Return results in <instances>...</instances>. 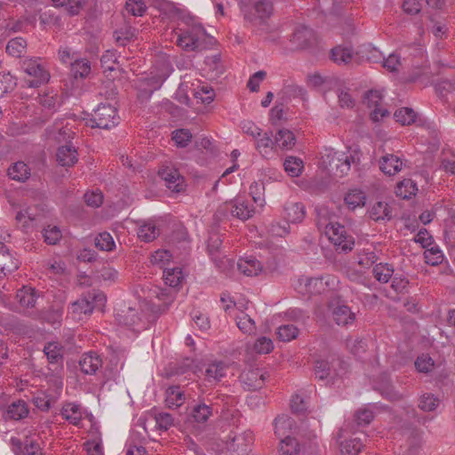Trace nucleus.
Masks as SVG:
<instances>
[{
	"label": "nucleus",
	"mask_w": 455,
	"mask_h": 455,
	"mask_svg": "<svg viewBox=\"0 0 455 455\" xmlns=\"http://www.w3.org/2000/svg\"><path fill=\"white\" fill-rule=\"evenodd\" d=\"M174 33L177 36V45L186 52H195L205 48V42L209 39L204 28L195 22L186 23L184 27L177 28Z\"/></svg>",
	"instance_id": "1"
},
{
	"label": "nucleus",
	"mask_w": 455,
	"mask_h": 455,
	"mask_svg": "<svg viewBox=\"0 0 455 455\" xmlns=\"http://www.w3.org/2000/svg\"><path fill=\"white\" fill-rule=\"evenodd\" d=\"M21 69L27 75L23 87L37 88L50 80V73L39 58H26L21 62Z\"/></svg>",
	"instance_id": "2"
},
{
	"label": "nucleus",
	"mask_w": 455,
	"mask_h": 455,
	"mask_svg": "<svg viewBox=\"0 0 455 455\" xmlns=\"http://www.w3.org/2000/svg\"><path fill=\"white\" fill-rule=\"evenodd\" d=\"M339 279L332 275H324L319 277H305L298 279L296 289L302 294H321L329 290H335Z\"/></svg>",
	"instance_id": "3"
},
{
	"label": "nucleus",
	"mask_w": 455,
	"mask_h": 455,
	"mask_svg": "<svg viewBox=\"0 0 455 455\" xmlns=\"http://www.w3.org/2000/svg\"><path fill=\"white\" fill-rule=\"evenodd\" d=\"M119 119L115 107L109 104H100L92 117L86 119V125L92 128L109 130L119 124Z\"/></svg>",
	"instance_id": "4"
},
{
	"label": "nucleus",
	"mask_w": 455,
	"mask_h": 455,
	"mask_svg": "<svg viewBox=\"0 0 455 455\" xmlns=\"http://www.w3.org/2000/svg\"><path fill=\"white\" fill-rule=\"evenodd\" d=\"M323 225V223L322 224ZM324 232L330 242L339 252L352 251L355 241L352 235H347L346 228L339 223L329 222L324 224Z\"/></svg>",
	"instance_id": "5"
},
{
	"label": "nucleus",
	"mask_w": 455,
	"mask_h": 455,
	"mask_svg": "<svg viewBox=\"0 0 455 455\" xmlns=\"http://www.w3.org/2000/svg\"><path fill=\"white\" fill-rule=\"evenodd\" d=\"M107 297L101 291L93 290L84 294L80 299L71 304L75 314H91L94 309L103 310Z\"/></svg>",
	"instance_id": "6"
},
{
	"label": "nucleus",
	"mask_w": 455,
	"mask_h": 455,
	"mask_svg": "<svg viewBox=\"0 0 455 455\" xmlns=\"http://www.w3.org/2000/svg\"><path fill=\"white\" fill-rule=\"evenodd\" d=\"M323 163L330 168L331 171H335L337 175L343 176L347 174L351 167V163H355V157L348 156L347 153L335 151L333 149H326L324 155L322 156Z\"/></svg>",
	"instance_id": "7"
},
{
	"label": "nucleus",
	"mask_w": 455,
	"mask_h": 455,
	"mask_svg": "<svg viewBox=\"0 0 455 455\" xmlns=\"http://www.w3.org/2000/svg\"><path fill=\"white\" fill-rule=\"evenodd\" d=\"M255 13H245L244 19L251 27L262 32H267L269 26L267 20L272 14L273 5L267 0H260L254 5Z\"/></svg>",
	"instance_id": "8"
},
{
	"label": "nucleus",
	"mask_w": 455,
	"mask_h": 455,
	"mask_svg": "<svg viewBox=\"0 0 455 455\" xmlns=\"http://www.w3.org/2000/svg\"><path fill=\"white\" fill-rule=\"evenodd\" d=\"M165 186L172 192L180 193L185 189V180L180 172L173 166H164L158 172Z\"/></svg>",
	"instance_id": "9"
},
{
	"label": "nucleus",
	"mask_w": 455,
	"mask_h": 455,
	"mask_svg": "<svg viewBox=\"0 0 455 455\" xmlns=\"http://www.w3.org/2000/svg\"><path fill=\"white\" fill-rule=\"evenodd\" d=\"M266 379L267 372L258 368L250 369L246 371H243L240 376L241 382L245 387H247L249 390H256L261 388L265 383Z\"/></svg>",
	"instance_id": "10"
},
{
	"label": "nucleus",
	"mask_w": 455,
	"mask_h": 455,
	"mask_svg": "<svg viewBox=\"0 0 455 455\" xmlns=\"http://www.w3.org/2000/svg\"><path fill=\"white\" fill-rule=\"evenodd\" d=\"M224 207L230 212L232 216L241 220L250 219L254 213V208L248 202L239 198L226 203Z\"/></svg>",
	"instance_id": "11"
},
{
	"label": "nucleus",
	"mask_w": 455,
	"mask_h": 455,
	"mask_svg": "<svg viewBox=\"0 0 455 455\" xmlns=\"http://www.w3.org/2000/svg\"><path fill=\"white\" fill-rule=\"evenodd\" d=\"M15 455H42L40 444L34 440L26 438L24 442L18 438L11 439Z\"/></svg>",
	"instance_id": "12"
},
{
	"label": "nucleus",
	"mask_w": 455,
	"mask_h": 455,
	"mask_svg": "<svg viewBox=\"0 0 455 455\" xmlns=\"http://www.w3.org/2000/svg\"><path fill=\"white\" fill-rule=\"evenodd\" d=\"M403 165V160L394 154H386L379 159V169L388 176L398 173Z\"/></svg>",
	"instance_id": "13"
},
{
	"label": "nucleus",
	"mask_w": 455,
	"mask_h": 455,
	"mask_svg": "<svg viewBox=\"0 0 455 455\" xmlns=\"http://www.w3.org/2000/svg\"><path fill=\"white\" fill-rule=\"evenodd\" d=\"M81 371L87 375H93L102 366V359L96 352L85 353L79 361Z\"/></svg>",
	"instance_id": "14"
},
{
	"label": "nucleus",
	"mask_w": 455,
	"mask_h": 455,
	"mask_svg": "<svg viewBox=\"0 0 455 455\" xmlns=\"http://www.w3.org/2000/svg\"><path fill=\"white\" fill-rule=\"evenodd\" d=\"M305 443H300L296 438L291 437L289 435L280 440V455H300L305 453Z\"/></svg>",
	"instance_id": "15"
},
{
	"label": "nucleus",
	"mask_w": 455,
	"mask_h": 455,
	"mask_svg": "<svg viewBox=\"0 0 455 455\" xmlns=\"http://www.w3.org/2000/svg\"><path fill=\"white\" fill-rule=\"evenodd\" d=\"M237 268L246 276H256L263 271L260 261L252 256L240 258L237 261Z\"/></svg>",
	"instance_id": "16"
},
{
	"label": "nucleus",
	"mask_w": 455,
	"mask_h": 455,
	"mask_svg": "<svg viewBox=\"0 0 455 455\" xmlns=\"http://www.w3.org/2000/svg\"><path fill=\"white\" fill-rule=\"evenodd\" d=\"M315 41L313 29L307 26H299L291 37V42L299 48H306Z\"/></svg>",
	"instance_id": "17"
},
{
	"label": "nucleus",
	"mask_w": 455,
	"mask_h": 455,
	"mask_svg": "<svg viewBox=\"0 0 455 455\" xmlns=\"http://www.w3.org/2000/svg\"><path fill=\"white\" fill-rule=\"evenodd\" d=\"M60 413L64 419L74 426H78L83 419L81 406L75 403H65Z\"/></svg>",
	"instance_id": "18"
},
{
	"label": "nucleus",
	"mask_w": 455,
	"mask_h": 455,
	"mask_svg": "<svg viewBox=\"0 0 455 455\" xmlns=\"http://www.w3.org/2000/svg\"><path fill=\"white\" fill-rule=\"evenodd\" d=\"M50 364L54 366V370L63 363V347L58 342H49L44 347Z\"/></svg>",
	"instance_id": "19"
},
{
	"label": "nucleus",
	"mask_w": 455,
	"mask_h": 455,
	"mask_svg": "<svg viewBox=\"0 0 455 455\" xmlns=\"http://www.w3.org/2000/svg\"><path fill=\"white\" fill-rule=\"evenodd\" d=\"M221 244H222V239H221L220 235H219L218 234H213V235H210V237L208 239V244H207V249H208L209 254L212 257V260L215 262L216 266L220 269L223 270L225 264L227 262L229 263V260L225 259L224 258L220 259L218 257L217 254L219 253Z\"/></svg>",
	"instance_id": "20"
},
{
	"label": "nucleus",
	"mask_w": 455,
	"mask_h": 455,
	"mask_svg": "<svg viewBox=\"0 0 455 455\" xmlns=\"http://www.w3.org/2000/svg\"><path fill=\"white\" fill-rule=\"evenodd\" d=\"M38 298L36 289L31 287H22L18 290L16 299L20 305L24 309H30L36 307V299Z\"/></svg>",
	"instance_id": "21"
},
{
	"label": "nucleus",
	"mask_w": 455,
	"mask_h": 455,
	"mask_svg": "<svg viewBox=\"0 0 455 455\" xmlns=\"http://www.w3.org/2000/svg\"><path fill=\"white\" fill-rule=\"evenodd\" d=\"M56 156L58 163L65 167L73 166L78 160L76 149L71 145L60 147Z\"/></svg>",
	"instance_id": "22"
},
{
	"label": "nucleus",
	"mask_w": 455,
	"mask_h": 455,
	"mask_svg": "<svg viewBox=\"0 0 455 455\" xmlns=\"http://www.w3.org/2000/svg\"><path fill=\"white\" fill-rule=\"evenodd\" d=\"M213 415L212 404L200 401L192 407L190 416L196 423H205Z\"/></svg>",
	"instance_id": "23"
},
{
	"label": "nucleus",
	"mask_w": 455,
	"mask_h": 455,
	"mask_svg": "<svg viewBox=\"0 0 455 455\" xmlns=\"http://www.w3.org/2000/svg\"><path fill=\"white\" fill-rule=\"evenodd\" d=\"M59 396L60 394L50 391L40 392L33 397V403L39 410L48 411L57 403Z\"/></svg>",
	"instance_id": "24"
},
{
	"label": "nucleus",
	"mask_w": 455,
	"mask_h": 455,
	"mask_svg": "<svg viewBox=\"0 0 455 455\" xmlns=\"http://www.w3.org/2000/svg\"><path fill=\"white\" fill-rule=\"evenodd\" d=\"M283 217L289 223H298L305 217V207L301 203H288L283 211Z\"/></svg>",
	"instance_id": "25"
},
{
	"label": "nucleus",
	"mask_w": 455,
	"mask_h": 455,
	"mask_svg": "<svg viewBox=\"0 0 455 455\" xmlns=\"http://www.w3.org/2000/svg\"><path fill=\"white\" fill-rule=\"evenodd\" d=\"M332 318L338 325L346 326L351 324L355 316L347 306L337 305L332 310Z\"/></svg>",
	"instance_id": "26"
},
{
	"label": "nucleus",
	"mask_w": 455,
	"mask_h": 455,
	"mask_svg": "<svg viewBox=\"0 0 455 455\" xmlns=\"http://www.w3.org/2000/svg\"><path fill=\"white\" fill-rule=\"evenodd\" d=\"M227 366L223 362H213L205 369V380L209 383H216L226 375Z\"/></svg>",
	"instance_id": "27"
},
{
	"label": "nucleus",
	"mask_w": 455,
	"mask_h": 455,
	"mask_svg": "<svg viewBox=\"0 0 455 455\" xmlns=\"http://www.w3.org/2000/svg\"><path fill=\"white\" fill-rule=\"evenodd\" d=\"M371 219L375 221L389 220L392 218L391 208L386 202H377L369 209Z\"/></svg>",
	"instance_id": "28"
},
{
	"label": "nucleus",
	"mask_w": 455,
	"mask_h": 455,
	"mask_svg": "<svg viewBox=\"0 0 455 455\" xmlns=\"http://www.w3.org/2000/svg\"><path fill=\"white\" fill-rule=\"evenodd\" d=\"M256 139V148L265 157L273 153L276 148L275 139H272V132H264Z\"/></svg>",
	"instance_id": "29"
},
{
	"label": "nucleus",
	"mask_w": 455,
	"mask_h": 455,
	"mask_svg": "<svg viewBox=\"0 0 455 455\" xmlns=\"http://www.w3.org/2000/svg\"><path fill=\"white\" fill-rule=\"evenodd\" d=\"M137 29L130 25H124V27L116 29L114 32V39L116 43L120 46H125L130 42L133 41L137 36Z\"/></svg>",
	"instance_id": "30"
},
{
	"label": "nucleus",
	"mask_w": 455,
	"mask_h": 455,
	"mask_svg": "<svg viewBox=\"0 0 455 455\" xmlns=\"http://www.w3.org/2000/svg\"><path fill=\"white\" fill-rule=\"evenodd\" d=\"M29 410L26 402L18 400L12 403L6 411V416L10 419L20 420L28 415Z\"/></svg>",
	"instance_id": "31"
},
{
	"label": "nucleus",
	"mask_w": 455,
	"mask_h": 455,
	"mask_svg": "<svg viewBox=\"0 0 455 455\" xmlns=\"http://www.w3.org/2000/svg\"><path fill=\"white\" fill-rule=\"evenodd\" d=\"M275 434L280 438L286 436L287 433H290L293 425L294 419L288 415H279L275 419Z\"/></svg>",
	"instance_id": "32"
},
{
	"label": "nucleus",
	"mask_w": 455,
	"mask_h": 455,
	"mask_svg": "<svg viewBox=\"0 0 455 455\" xmlns=\"http://www.w3.org/2000/svg\"><path fill=\"white\" fill-rule=\"evenodd\" d=\"M331 57L339 65L348 64L354 57V51L351 47L338 45L331 50Z\"/></svg>",
	"instance_id": "33"
},
{
	"label": "nucleus",
	"mask_w": 455,
	"mask_h": 455,
	"mask_svg": "<svg viewBox=\"0 0 455 455\" xmlns=\"http://www.w3.org/2000/svg\"><path fill=\"white\" fill-rule=\"evenodd\" d=\"M296 138L293 132L287 129H281L275 134L276 148L282 150H288L292 148L295 145Z\"/></svg>",
	"instance_id": "34"
},
{
	"label": "nucleus",
	"mask_w": 455,
	"mask_h": 455,
	"mask_svg": "<svg viewBox=\"0 0 455 455\" xmlns=\"http://www.w3.org/2000/svg\"><path fill=\"white\" fill-rule=\"evenodd\" d=\"M185 401L184 393L180 387H170L166 390L165 403L169 408H178Z\"/></svg>",
	"instance_id": "35"
},
{
	"label": "nucleus",
	"mask_w": 455,
	"mask_h": 455,
	"mask_svg": "<svg viewBox=\"0 0 455 455\" xmlns=\"http://www.w3.org/2000/svg\"><path fill=\"white\" fill-rule=\"evenodd\" d=\"M116 319L119 324L125 326H133L139 321V315L137 311L129 307L126 309H120L116 314Z\"/></svg>",
	"instance_id": "36"
},
{
	"label": "nucleus",
	"mask_w": 455,
	"mask_h": 455,
	"mask_svg": "<svg viewBox=\"0 0 455 455\" xmlns=\"http://www.w3.org/2000/svg\"><path fill=\"white\" fill-rule=\"evenodd\" d=\"M9 177L17 181L24 182L30 176V170L23 162H17L8 169Z\"/></svg>",
	"instance_id": "37"
},
{
	"label": "nucleus",
	"mask_w": 455,
	"mask_h": 455,
	"mask_svg": "<svg viewBox=\"0 0 455 455\" xmlns=\"http://www.w3.org/2000/svg\"><path fill=\"white\" fill-rule=\"evenodd\" d=\"M184 279L180 267H170L164 270V280L170 287H178Z\"/></svg>",
	"instance_id": "38"
},
{
	"label": "nucleus",
	"mask_w": 455,
	"mask_h": 455,
	"mask_svg": "<svg viewBox=\"0 0 455 455\" xmlns=\"http://www.w3.org/2000/svg\"><path fill=\"white\" fill-rule=\"evenodd\" d=\"M159 235V229L153 221L142 224L138 230V236L144 242H151Z\"/></svg>",
	"instance_id": "39"
},
{
	"label": "nucleus",
	"mask_w": 455,
	"mask_h": 455,
	"mask_svg": "<svg viewBox=\"0 0 455 455\" xmlns=\"http://www.w3.org/2000/svg\"><path fill=\"white\" fill-rule=\"evenodd\" d=\"M70 71L75 78H84L91 72V63L86 59L76 60L71 63Z\"/></svg>",
	"instance_id": "40"
},
{
	"label": "nucleus",
	"mask_w": 455,
	"mask_h": 455,
	"mask_svg": "<svg viewBox=\"0 0 455 455\" xmlns=\"http://www.w3.org/2000/svg\"><path fill=\"white\" fill-rule=\"evenodd\" d=\"M366 196L364 193L359 189L350 190L345 196V202L348 208L354 210L357 207L363 206Z\"/></svg>",
	"instance_id": "41"
},
{
	"label": "nucleus",
	"mask_w": 455,
	"mask_h": 455,
	"mask_svg": "<svg viewBox=\"0 0 455 455\" xmlns=\"http://www.w3.org/2000/svg\"><path fill=\"white\" fill-rule=\"evenodd\" d=\"M17 85L16 78L9 72L0 73V99L12 92Z\"/></svg>",
	"instance_id": "42"
},
{
	"label": "nucleus",
	"mask_w": 455,
	"mask_h": 455,
	"mask_svg": "<svg viewBox=\"0 0 455 455\" xmlns=\"http://www.w3.org/2000/svg\"><path fill=\"white\" fill-rule=\"evenodd\" d=\"M373 275L374 277L380 283H387L391 276L394 274V268L391 265L386 263V264H377L373 267Z\"/></svg>",
	"instance_id": "43"
},
{
	"label": "nucleus",
	"mask_w": 455,
	"mask_h": 455,
	"mask_svg": "<svg viewBox=\"0 0 455 455\" xmlns=\"http://www.w3.org/2000/svg\"><path fill=\"white\" fill-rule=\"evenodd\" d=\"M396 122L403 125H410L416 121L417 114L411 108H402L394 114Z\"/></svg>",
	"instance_id": "44"
},
{
	"label": "nucleus",
	"mask_w": 455,
	"mask_h": 455,
	"mask_svg": "<svg viewBox=\"0 0 455 455\" xmlns=\"http://www.w3.org/2000/svg\"><path fill=\"white\" fill-rule=\"evenodd\" d=\"M172 255L167 250H157L151 254L150 262L160 268H168L166 266L172 261Z\"/></svg>",
	"instance_id": "45"
},
{
	"label": "nucleus",
	"mask_w": 455,
	"mask_h": 455,
	"mask_svg": "<svg viewBox=\"0 0 455 455\" xmlns=\"http://www.w3.org/2000/svg\"><path fill=\"white\" fill-rule=\"evenodd\" d=\"M285 172L291 177H299L303 169V162L295 156H289L283 163Z\"/></svg>",
	"instance_id": "46"
},
{
	"label": "nucleus",
	"mask_w": 455,
	"mask_h": 455,
	"mask_svg": "<svg viewBox=\"0 0 455 455\" xmlns=\"http://www.w3.org/2000/svg\"><path fill=\"white\" fill-rule=\"evenodd\" d=\"M27 42L22 37L11 39L6 45V52L13 57H20L25 52Z\"/></svg>",
	"instance_id": "47"
},
{
	"label": "nucleus",
	"mask_w": 455,
	"mask_h": 455,
	"mask_svg": "<svg viewBox=\"0 0 455 455\" xmlns=\"http://www.w3.org/2000/svg\"><path fill=\"white\" fill-rule=\"evenodd\" d=\"M276 334L280 341L289 342L297 338L299 329L293 324H283L277 328Z\"/></svg>",
	"instance_id": "48"
},
{
	"label": "nucleus",
	"mask_w": 455,
	"mask_h": 455,
	"mask_svg": "<svg viewBox=\"0 0 455 455\" xmlns=\"http://www.w3.org/2000/svg\"><path fill=\"white\" fill-rule=\"evenodd\" d=\"M417 190L416 184L411 180H404L397 185L395 194L397 196L406 199L415 195Z\"/></svg>",
	"instance_id": "49"
},
{
	"label": "nucleus",
	"mask_w": 455,
	"mask_h": 455,
	"mask_svg": "<svg viewBox=\"0 0 455 455\" xmlns=\"http://www.w3.org/2000/svg\"><path fill=\"white\" fill-rule=\"evenodd\" d=\"M334 362L331 363L326 360H317L315 363V375L319 379H326L331 376V369L333 368Z\"/></svg>",
	"instance_id": "50"
},
{
	"label": "nucleus",
	"mask_w": 455,
	"mask_h": 455,
	"mask_svg": "<svg viewBox=\"0 0 455 455\" xmlns=\"http://www.w3.org/2000/svg\"><path fill=\"white\" fill-rule=\"evenodd\" d=\"M439 405V399L433 394H423L419 399V408L424 411H433Z\"/></svg>",
	"instance_id": "51"
},
{
	"label": "nucleus",
	"mask_w": 455,
	"mask_h": 455,
	"mask_svg": "<svg viewBox=\"0 0 455 455\" xmlns=\"http://www.w3.org/2000/svg\"><path fill=\"white\" fill-rule=\"evenodd\" d=\"M95 246L101 251H110L116 247V243L108 232H102L96 236Z\"/></svg>",
	"instance_id": "52"
},
{
	"label": "nucleus",
	"mask_w": 455,
	"mask_h": 455,
	"mask_svg": "<svg viewBox=\"0 0 455 455\" xmlns=\"http://www.w3.org/2000/svg\"><path fill=\"white\" fill-rule=\"evenodd\" d=\"M340 446L342 453L357 455L361 451L363 444L359 437H354L341 443Z\"/></svg>",
	"instance_id": "53"
},
{
	"label": "nucleus",
	"mask_w": 455,
	"mask_h": 455,
	"mask_svg": "<svg viewBox=\"0 0 455 455\" xmlns=\"http://www.w3.org/2000/svg\"><path fill=\"white\" fill-rule=\"evenodd\" d=\"M237 327L244 333H251L255 330V323L252 318L241 312L239 315L235 316Z\"/></svg>",
	"instance_id": "54"
},
{
	"label": "nucleus",
	"mask_w": 455,
	"mask_h": 455,
	"mask_svg": "<svg viewBox=\"0 0 455 455\" xmlns=\"http://www.w3.org/2000/svg\"><path fill=\"white\" fill-rule=\"evenodd\" d=\"M172 140L179 148H185L192 140V134L188 129H179L172 132Z\"/></svg>",
	"instance_id": "55"
},
{
	"label": "nucleus",
	"mask_w": 455,
	"mask_h": 455,
	"mask_svg": "<svg viewBox=\"0 0 455 455\" xmlns=\"http://www.w3.org/2000/svg\"><path fill=\"white\" fill-rule=\"evenodd\" d=\"M125 10L132 16H143L147 11V6L142 0H128L125 4Z\"/></svg>",
	"instance_id": "56"
},
{
	"label": "nucleus",
	"mask_w": 455,
	"mask_h": 455,
	"mask_svg": "<svg viewBox=\"0 0 455 455\" xmlns=\"http://www.w3.org/2000/svg\"><path fill=\"white\" fill-rule=\"evenodd\" d=\"M45 243L48 244H56L61 238V233L58 227L48 226L43 231Z\"/></svg>",
	"instance_id": "57"
},
{
	"label": "nucleus",
	"mask_w": 455,
	"mask_h": 455,
	"mask_svg": "<svg viewBox=\"0 0 455 455\" xmlns=\"http://www.w3.org/2000/svg\"><path fill=\"white\" fill-rule=\"evenodd\" d=\"M415 366L419 371L427 373L433 370L435 362L428 355H422L418 356Z\"/></svg>",
	"instance_id": "58"
},
{
	"label": "nucleus",
	"mask_w": 455,
	"mask_h": 455,
	"mask_svg": "<svg viewBox=\"0 0 455 455\" xmlns=\"http://www.w3.org/2000/svg\"><path fill=\"white\" fill-rule=\"evenodd\" d=\"M426 262L431 266H436L443 261V255L437 247H432L424 252Z\"/></svg>",
	"instance_id": "59"
},
{
	"label": "nucleus",
	"mask_w": 455,
	"mask_h": 455,
	"mask_svg": "<svg viewBox=\"0 0 455 455\" xmlns=\"http://www.w3.org/2000/svg\"><path fill=\"white\" fill-rule=\"evenodd\" d=\"M169 74L167 72L156 74L145 79L146 84L149 87V92H152L161 87L164 81L167 78Z\"/></svg>",
	"instance_id": "60"
},
{
	"label": "nucleus",
	"mask_w": 455,
	"mask_h": 455,
	"mask_svg": "<svg viewBox=\"0 0 455 455\" xmlns=\"http://www.w3.org/2000/svg\"><path fill=\"white\" fill-rule=\"evenodd\" d=\"M372 411L363 408L358 410L355 414V420L358 426H366L373 419Z\"/></svg>",
	"instance_id": "61"
},
{
	"label": "nucleus",
	"mask_w": 455,
	"mask_h": 455,
	"mask_svg": "<svg viewBox=\"0 0 455 455\" xmlns=\"http://www.w3.org/2000/svg\"><path fill=\"white\" fill-rule=\"evenodd\" d=\"M155 419L158 428L162 430H167L173 425V418L167 412H159L156 414Z\"/></svg>",
	"instance_id": "62"
},
{
	"label": "nucleus",
	"mask_w": 455,
	"mask_h": 455,
	"mask_svg": "<svg viewBox=\"0 0 455 455\" xmlns=\"http://www.w3.org/2000/svg\"><path fill=\"white\" fill-rule=\"evenodd\" d=\"M250 194L254 201V203L262 206L264 203V199L262 197L263 191L265 189L262 182H253L250 186Z\"/></svg>",
	"instance_id": "63"
},
{
	"label": "nucleus",
	"mask_w": 455,
	"mask_h": 455,
	"mask_svg": "<svg viewBox=\"0 0 455 455\" xmlns=\"http://www.w3.org/2000/svg\"><path fill=\"white\" fill-rule=\"evenodd\" d=\"M378 259V256L373 251L371 250H363L361 253L358 254V264L368 267L372 265Z\"/></svg>",
	"instance_id": "64"
}]
</instances>
